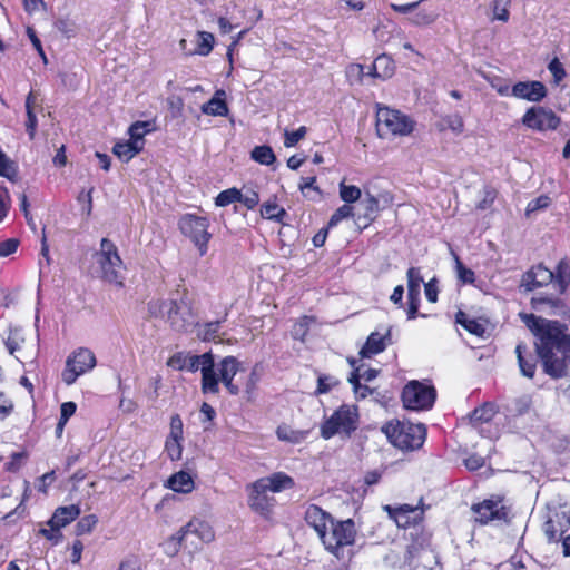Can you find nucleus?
<instances>
[{
	"label": "nucleus",
	"instance_id": "nucleus-1",
	"mask_svg": "<svg viewBox=\"0 0 570 570\" xmlns=\"http://www.w3.org/2000/svg\"><path fill=\"white\" fill-rule=\"evenodd\" d=\"M527 326L537 336L535 347L543 371L552 379L567 375L570 365V333L564 324L534 315H524Z\"/></svg>",
	"mask_w": 570,
	"mask_h": 570
},
{
	"label": "nucleus",
	"instance_id": "nucleus-2",
	"mask_svg": "<svg viewBox=\"0 0 570 570\" xmlns=\"http://www.w3.org/2000/svg\"><path fill=\"white\" fill-rule=\"evenodd\" d=\"M389 441L401 450H416L424 443L426 429L423 424L387 422L382 428Z\"/></svg>",
	"mask_w": 570,
	"mask_h": 570
},
{
	"label": "nucleus",
	"instance_id": "nucleus-3",
	"mask_svg": "<svg viewBox=\"0 0 570 570\" xmlns=\"http://www.w3.org/2000/svg\"><path fill=\"white\" fill-rule=\"evenodd\" d=\"M99 265L100 277L111 284L122 285L124 263L118 254L116 245L108 238H102L100 249L94 255Z\"/></svg>",
	"mask_w": 570,
	"mask_h": 570
},
{
	"label": "nucleus",
	"instance_id": "nucleus-4",
	"mask_svg": "<svg viewBox=\"0 0 570 570\" xmlns=\"http://www.w3.org/2000/svg\"><path fill=\"white\" fill-rule=\"evenodd\" d=\"M414 129V121L403 112L379 107L376 111V131L381 138L407 136Z\"/></svg>",
	"mask_w": 570,
	"mask_h": 570
},
{
	"label": "nucleus",
	"instance_id": "nucleus-5",
	"mask_svg": "<svg viewBox=\"0 0 570 570\" xmlns=\"http://www.w3.org/2000/svg\"><path fill=\"white\" fill-rule=\"evenodd\" d=\"M357 423L358 414L356 407L342 405L321 425V435L325 440L336 434L348 438L357 429Z\"/></svg>",
	"mask_w": 570,
	"mask_h": 570
},
{
	"label": "nucleus",
	"instance_id": "nucleus-6",
	"mask_svg": "<svg viewBox=\"0 0 570 570\" xmlns=\"http://www.w3.org/2000/svg\"><path fill=\"white\" fill-rule=\"evenodd\" d=\"M355 535L356 528L352 519L333 520L325 533L322 534L321 541L327 551L340 558V551L346 546H352Z\"/></svg>",
	"mask_w": 570,
	"mask_h": 570
},
{
	"label": "nucleus",
	"instance_id": "nucleus-7",
	"mask_svg": "<svg viewBox=\"0 0 570 570\" xmlns=\"http://www.w3.org/2000/svg\"><path fill=\"white\" fill-rule=\"evenodd\" d=\"M180 232L194 243L199 255L204 256L208 249L212 234L208 232L209 220L194 214H185L178 222Z\"/></svg>",
	"mask_w": 570,
	"mask_h": 570
},
{
	"label": "nucleus",
	"instance_id": "nucleus-8",
	"mask_svg": "<svg viewBox=\"0 0 570 570\" xmlns=\"http://www.w3.org/2000/svg\"><path fill=\"white\" fill-rule=\"evenodd\" d=\"M185 370L189 372L200 370L203 393L217 394L219 392L218 379L217 373L215 372V362L212 353L186 356Z\"/></svg>",
	"mask_w": 570,
	"mask_h": 570
},
{
	"label": "nucleus",
	"instance_id": "nucleus-9",
	"mask_svg": "<svg viewBox=\"0 0 570 570\" xmlns=\"http://www.w3.org/2000/svg\"><path fill=\"white\" fill-rule=\"evenodd\" d=\"M435 390L433 386L424 385L417 381L407 383L402 392V401L406 409L421 411L432 407L435 401Z\"/></svg>",
	"mask_w": 570,
	"mask_h": 570
},
{
	"label": "nucleus",
	"instance_id": "nucleus-10",
	"mask_svg": "<svg viewBox=\"0 0 570 570\" xmlns=\"http://www.w3.org/2000/svg\"><path fill=\"white\" fill-rule=\"evenodd\" d=\"M96 366L95 354L85 347H80L66 361V367L61 373L62 381L71 385L76 380Z\"/></svg>",
	"mask_w": 570,
	"mask_h": 570
},
{
	"label": "nucleus",
	"instance_id": "nucleus-11",
	"mask_svg": "<svg viewBox=\"0 0 570 570\" xmlns=\"http://www.w3.org/2000/svg\"><path fill=\"white\" fill-rule=\"evenodd\" d=\"M191 307L186 296L179 301L168 299L165 321L175 331H185L191 323Z\"/></svg>",
	"mask_w": 570,
	"mask_h": 570
},
{
	"label": "nucleus",
	"instance_id": "nucleus-12",
	"mask_svg": "<svg viewBox=\"0 0 570 570\" xmlns=\"http://www.w3.org/2000/svg\"><path fill=\"white\" fill-rule=\"evenodd\" d=\"M181 537H185L193 550H199L200 543H209L214 540L213 528L205 521L193 519L180 528Z\"/></svg>",
	"mask_w": 570,
	"mask_h": 570
},
{
	"label": "nucleus",
	"instance_id": "nucleus-13",
	"mask_svg": "<svg viewBox=\"0 0 570 570\" xmlns=\"http://www.w3.org/2000/svg\"><path fill=\"white\" fill-rule=\"evenodd\" d=\"M522 122L535 130L556 129L560 118L550 109L543 107H531L523 116Z\"/></svg>",
	"mask_w": 570,
	"mask_h": 570
},
{
	"label": "nucleus",
	"instance_id": "nucleus-14",
	"mask_svg": "<svg viewBox=\"0 0 570 570\" xmlns=\"http://www.w3.org/2000/svg\"><path fill=\"white\" fill-rule=\"evenodd\" d=\"M475 514V521L480 524H487L494 520H505L508 512L501 501L484 500L472 507Z\"/></svg>",
	"mask_w": 570,
	"mask_h": 570
},
{
	"label": "nucleus",
	"instance_id": "nucleus-15",
	"mask_svg": "<svg viewBox=\"0 0 570 570\" xmlns=\"http://www.w3.org/2000/svg\"><path fill=\"white\" fill-rule=\"evenodd\" d=\"M570 532V517L566 512H556L544 523V533L550 541H564Z\"/></svg>",
	"mask_w": 570,
	"mask_h": 570
},
{
	"label": "nucleus",
	"instance_id": "nucleus-16",
	"mask_svg": "<svg viewBox=\"0 0 570 570\" xmlns=\"http://www.w3.org/2000/svg\"><path fill=\"white\" fill-rule=\"evenodd\" d=\"M511 94L517 98L538 102L547 96V88L540 81H520L512 87Z\"/></svg>",
	"mask_w": 570,
	"mask_h": 570
},
{
	"label": "nucleus",
	"instance_id": "nucleus-17",
	"mask_svg": "<svg viewBox=\"0 0 570 570\" xmlns=\"http://www.w3.org/2000/svg\"><path fill=\"white\" fill-rule=\"evenodd\" d=\"M248 505L252 510L266 514L271 511L274 499L267 495V489L258 488V480L247 487Z\"/></svg>",
	"mask_w": 570,
	"mask_h": 570
},
{
	"label": "nucleus",
	"instance_id": "nucleus-18",
	"mask_svg": "<svg viewBox=\"0 0 570 570\" xmlns=\"http://www.w3.org/2000/svg\"><path fill=\"white\" fill-rule=\"evenodd\" d=\"M554 278V273L539 264L528 271L521 279V286L525 288V291L530 292L537 287H541L543 285H548Z\"/></svg>",
	"mask_w": 570,
	"mask_h": 570
},
{
	"label": "nucleus",
	"instance_id": "nucleus-19",
	"mask_svg": "<svg viewBox=\"0 0 570 570\" xmlns=\"http://www.w3.org/2000/svg\"><path fill=\"white\" fill-rule=\"evenodd\" d=\"M305 520L307 524L312 527L321 538L334 519L330 513L320 507L311 504L305 511Z\"/></svg>",
	"mask_w": 570,
	"mask_h": 570
},
{
	"label": "nucleus",
	"instance_id": "nucleus-20",
	"mask_svg": "<svg viewBox=\"0 0 570 570\" xmlns=\"http://www.w3.org/2000/svg\"><path fill=\"white\" fill-rule=\"evenodd\" d=\"M389 344H391V328H387L384 334L372 332L361 348L360 355L364 358L371 357L383 352Z\"/></svg>",
	"mask_w": 570,
	"mask_h": 570
},
{
	"label": "nucleus",
	"instance_id": "nucleus-21",
	"mask_svg": "<svg viewBox=\"0 0 570 570\" xmlns=\"http://www.w3.org/2000/svg\"><path fill=\"white\" fill-rule=\"evenodd\" d=\"M294 485V479L284 472H276L268 476L258 479L259 489H267L274 493L292 489Z\"/></svg>",
	"mask_w": 570,
	"mask_h": 570
},
{
	"label": "nucleus",
	"instance_id": "nucleus-22",
	"mask_svg": "<svg viewBox=\"0 0 570 570\" xmlns=\"http://www.w3.org/2000/svg\"><path fill=\"white\" fill-rule=\"evenodd\" d=\"M196 49L194 50H187V41L186 39H181L179 42V46L181 50L186 51L188 55H200V56H208L210 51L213 50L214 46V36L210 32L206 31H198L196 33Z\"/></svg>",
	"mask_w": 570,
	"mask_h": 570
},
{
	"label": "nucleus",
	"instance_id": "nucleus-23",
	"mask_svg": "<svg viewBox=\"0 0 570 570\" xmlns=\"http://www.w3.org/2000/svg\"><path fill=\"white\" fill-rule=\"evenodd\" d=\"M80 514V508L77 504H71L68 507H59L56 509L53 515L48 521V524H53L56 527H66Z\"/></svg>",
	"mask_w": 570,
	"mask_h": 570
},
{
	"label": "nucleus",
	"instance_id": "nucleus-24",
	"mask_svg": "<svg viewBox=\"0 0 570 570\" xmlns=\"http://www.w3.org/2000/svg\"><path fill=\"white\" fill-rule=\"evenodd\" d=\"M144 145L145 141L134 140L130 138L128 141L117 142L114 146L112 151L122 161H129L142 150Z\"/></svg>",
	"mask_w": 570,
	"mask_h": 570
},
{
	"label": "nucleus",
	"instance_id": "nucleus-25",
	"mask_svg": "<svg viewBox=\"0 0 570 570\" xmlns=\"http://www.w3.org/2000/svg\"><path fill=\"white\" fill-rule=\"evenodd\" d=\"M166 485L175 492L189 493L194 489V480L189 473L179 471L167 480Z\"/></svg>",
	"mask_w": 570,
	"mask_h": 570
},
{
	"label": "nucleus",
	"instance_id": "nucleus-26",
	"mask_svg": "<svg viewBox=\"0 0 570 570\" xmlns=\"http://www.w3.org/2000/svg\"><path fill=\"white\" fill-rule=\"evenodd\" d=\"M240 363L234 356H226L218 363V382L233 381L239 371Z\"/></svg>",
	"mask_w": 570,
	"mask_h": 570
},
{
	"label": "nucleus",
	"instance_id": "nucleus-27",
	"mask_svg": "<svg viewBox=\"0 0 570 570\" xmlns=\"http://www.w3.org/2000/svg\"><path fill=\"white\" fill-rule=\"evenodd\" d=\"M438 18L439 14L432 7H419L409 21L416 27H426L433 24Z\"/></svg>",
	"mask_w": 570,
	"mask_h": 570
},
{
	"label": "nucleus",
	"instance_id": "nucleus-28",
	"mask_svg": "<svg viewBox=\"0 0 570 570\" xmlns=\"http://www.w3.org/2000/svg\"><path fill=\"white\" fill-rule=\"evenodd\" d=\"M393 72H394V62L386 55L379 56L374 60L371 71H370L371 75H373L374 77H379V78H389L393 75Z\"/></svg>",
	"mask_w": 570,
	"mask_h": 570
},
{
	"label": "nucleus",
	"instance_id": "nucleus-29",
	"mask_svg": "<svg viewBox=\"0 0 570 570\" xmlns=\"http://www.w3.org/2000/svg\"><path fill=\"white\" fill-rule=\"evenodd\" d=\"M225 92L219 90L215 94V96L202 106V111L206 115L212 116H225L228 112V107L223 98L219 96H224Z\"/></svg>",
	"mask_w": 570,
	"mask_h": 570
},
{
	"label": "nucleus",
	"instance_id": "nucleus-30",
	"mask_svg": "<svg viewBox=\"0 0 570 570\" xmlns=\"http://www.w3.org/2000/svg\"><path fill=\"white\" fill-rule=\"evenodd\" d=\"M525 345L522 344V343H519L515 347V353H517V357H518V363H519V367H520V371L522 373V375L529 377V379H532L534 376V373H535V361L533 358V356H529V357H525L523 355V352L525 351Z\"/></svg>",
	"mask_w": 570,
	"mask_h": 570
},
{
	"label": "nucleus",
	"instance_id": "nucleus-31",
	"mask_svg": "<svg viewBox=\"0 0 570 570\" xmlns=\"http://www.w3.org/2000/svg\"><path fill=\"white\" fill-rule=\"evenodd\" d=\"M532 305L535 309L546 312L548 308L551 309L552 314H561L564 311V304L559 298L550 297H534L532 298Z\"/></svg>",
	"mask_w": 570,
	"mask_h": 570
},
{
	"label": "nucleus",
	"instance_id": "nucleus-32",
	"mask_svg": "<svg viewBox=\"0 0 570 570\" xmlns=\"http://www.w3.org/2000/svg\"><path fill=\"white\" fill-rule=\"evenodd\" d=\"M407 277V297L420 296L421 293V284L423 283V278L421 276L420 269L415 267H410L406 272Z\"/></svg>",
	"mask_w": 570,
	"mask_h": 570
},
{
	"label": "nucleus",
	"instance_id": "nucleus-33",
	"mask_svg": "<svg viewBox=\"0 0 570 570\" xmlns=\"http://www.w3.org/2000/svg\"><path fill=\"white\" fill-rule=\"evenodd\" d=\"M181 547L188 548L189 544L186 538L181 537V530L179 529L176 534L171 535L164 543V552L169 557H174L179 552Z\"/></svg>",
	"mask_w": 570,
	"mask_h": 570
},
{
	"label": "nucleus",
	"instance_id": "nucleus-34",
	"mask_svg": "<svg viewBox=\"0 0 570 570\" xmlns=\"http://www.w3.org/2000/svg\"><path fill=\"white\" fill-rule=\"evenodd\" d=\"M456 322L461 324L468 332L479 337H482L485 333V327L483 324L479 323L476 320L468 318L466 315L461 311L456 314Z\"/></svg>",
	"mask_w": 570,
	"mask_h": 570
},
{
	"label": "nucleus",
	"instance_id": "nucleus-35",
	"mask_svg": "<svg viewBox=\"0 0 570 570\" xmlns=\"http://www.w3.org/2000/svg\"><path fill=\"white\" fill-rule=\"evenodd\" d=\"M252 158L262 164L269 166L276 160V156L269 146H257L252 150Z\"/></svg>",
	"mask_w": 570,
	"mask_h": 570
},
{
	"label": "nucleus",
	"instance_id": "nucleus-36",
	"mask_svg": "<svg viewBox=\"0 0 570 570\" xmlns=\"http://www.w3.org/2000/svg\"><path fill=\"white\" fill-rule=\"evenodd\" d=\"M494 414V406L492 404H484L480 407H476L471 413L470 419L473 424L487 423L493 419Z\"/></svg>",
	"mask_w": 570,
	"mask_h": 570
},
{
	"label": "nucleus",
	"instance_id": "nucleus-37",
	"mask_svg": "<svg viewBox=\"0 0 570 570\" xmlns=\"http://www.w3.org/2000/svg\"><path fill=\"white\" fill-rule=\"evenodd\" d=\"M154 129L155 124L153 121H136L129 127L128 132L134 140L145 141V135L151 132Z\"/></svg>",
	"mask_w": 570,
	"mask_h": 570
},
{
	"label": "nucleus",
	"instance_id": "nucleus-38",
	"mask_svg": "<svg viewBox=\"0 0 570 570\" xmlns=\"http://www.w3.org/2000/svg\"><path fill=\"white\" fill-rule=\"evenodd\" d=\"M261 215L263 218L282 222L286 212L276 203H265L261 207Z\"/></svg>",
	"mask_w": 570,
	"mask_h": 570
},
{
	"label": "nucleus",
	"instance_id": "nucleus-39",
	"mask_svg": "<svg viewBox=\"0 0 570 570\" xmlns=\"http://www.w3.org/2000/svg\"><path fill=\"white\" fill-rule=\"evenodd\" d=\"M385 509L389 511L390 514L394 512L393 518L395 519L399 527H405L409 523V518L406 517L407 513H416L417 509L413 508L409 504H404L397 509H392L391 507L386 505Z\"/></svg>",
	"mask_w": 570,
	"mask_h": 570
},
{
	"label": "nucleus",
	"instance_id": "nucleus-40",
	"mask_svg": "<svg viewBox=\"0 0 570 570\" xmlns=\"http://www.w3.org/2000/svg\"><path fill=\"white\" fill-rule=\"evenodd\" d=\"M168 299H151L147 304L148 317L150 318H166Z\"/></svg>",
	"mask_w": 570,
	"mask_h": 570
},
{
	"label": "nucleus",
	"instance_id": "nucleus-41",
	"mask_svg": "<svg viewBox=\"0 0 570 570\" xmlns=\"http://www.w3.org/2000/svg\"><path fill=\"white\" fill-rule=\"evenodd\" d=\"M510 3H511V0H493L492 1L493 20L507 22L510 17V13H509Z\"/></svg>",
	"mask_w": 570,
	"mask_h": 570
},
{
	"label": "nucleus",
	"instance_id": "nucleus-42",
	"mask_svg": "<svg viewBox=\"0 0 570 570\" xmlns=\"http://www.w3.org/2000/svg\"><path fill=\"white\" fill-rule=\"evenodd\" d=\"M532 401L528 395L515 399L509 406V412L513 415H523L531 409Z\"/></svg>",
	"mask_w": 570,
	"mask_h": 570
},
{
	"label": "nucleus",
	"instance_id": "nucleus-43",
	"mask_svg": "<svg viewBox=\"0 0 570 570\" xmlns=\"http://www.w3.org/2000/svg\"><path fill=\"white\" fill-rule=\"evenodd\" d=\"M240 198V190L236 188H229L226 190H223L218 194V196L215 199L216 206L224 207L227 206L234 202H238Z\"/></svg>",
	"mask_w": 570,
	"mask_h": 570
},
{
	"label": "nucleus",
	"instance_id": "nucleus-44",
	"mask_svg": "<svg viewBox=\"0 0 570 570\" xmlns=\"http://www.w3.org/2000/svg\"><path fill=\"white\" fill-rule=\"evenodd\" d=\"M362 193L361 189L353 185L340 184V196L346 203H354L360 199Z\"/></svg>",
	"mask_w": 570,
	"mask_h": 570
},
{
	"label": "nucleus",
	"instance_id": "nucleus-45",
	"mask_svg": "<svg viewBox=\"0 0 570 570\" xmlns=\"http://www.w3.org/2000/svg\"><path fill=\"white\" fill-rule=\"evenodd\" d=\"M276 434L279 440L288 441L291 443H299L305 436L304 432L293 431L287 426H279L276 431Z\"/></svg>",
	"mask_w": 570,
	"mask_h": 570
},
{
	"label": "nucleus",
	"instance_id": "nucleus-46",
	"mask_svg": "<svg viewBox=\"0 0 570 570\" xmlns=\"http://www.w3.org/2000/svg\"><path fill=\"white\" fill-rule=\"evenodd\" d=\"M98 519L95 514H89L81 518L76 524V534L82 535L92 531L97 524Z\"/></svg>",
	"mask_w": 570,
	"mask_h": 570
},
{
	"label": "nucleus",
	"instance_id": "nucleus-47",
	"mask_svg": "<svg viewBox=\"0 0 570 570\" xmlns=\"http://www.w3.org/2000/svg\"><path fill=\"white\" fill-rule=\"evenodd\" d=\"M306 132L307 128L305 126H301L297 130L294 131L285 130L284 146L287 148L294 147L306 136Z\"/></svg>",
	"mask_w": 570,
	"mask_h": 570
},
{
	"label": "nucleus",
	"instance_id": "nucleus-48",
	"mask_svg": "<svg viewBox=\"0 0 570 570\" xmlns=\"http://www.w3.org/2000/svg\"><path fill=\"white\" fill-rule=\"evenodd\" d=\"M181 439L167 438L165 449L171 460H179L181 458L183 448L180 444Z\"/></svg>",
	"mask_w": 570,
	"mask_h": 570
},
{
	"label": "nucleus",
	"instance_id": "nucleus-49",
	"mask_svg": "<svg viewBox=\"0 0 570 570\" xmlns=\"http://www.w3.org/2000/svg\"><path fill=\"white\" fill-rule=\"evenodd\" d=\"M377 375V371L374 368H366L362 370L361 367H357L348 377L350 383H357L361 379H363L366 382H370L374 380Z\"/></svg>",
	"mask_w": 570,
	"mask_h": 570
},
{
	"label": "nucleus",
	"instance_id": "nucleus-50",
	"mask_svg": "<svg viewBox=\"0 0 570 570\" xmlns=\"http://www.w3.org/2000/svg\"><path fill=\"white\" fill-rule=\"evenodd\" d=\"M351 216H353V207L348 204H344L343 206H341L340 208H337L334 212V214L332 215V217L328 222V226L330 227L335 226L341 220L348 218Z\"/></svg>",
	"mask_w": 570,
	"mask_h": 570
},
{
	"label": "nucleus",
	"instance_id": "nucleus-51",
	"mask_svg": "<svg viewBox=\"0 0 570 570\" xmlns=\"http://www.w3.org/2000/svg\"><path fill=\"white\" fill-rule=\"evenodd\" d=\"M220 321H214L208 322L204 325V328L199 331L198 335L202 336L204 341H210L216 338L219 328H220Z\"/></svg>",
	"mask_w": 570,
	"mask_h": 570
},
{
	"label": "nucleus",
	"instance_id": "nucleus-52",
	"mask_svg": "<svg viewBox=\"0 0 570 570\" xmlns=\"http://www.w3.org/2000/svg\"><path fill=\"white\" fill-rule=\"evenodd\" d=\"M444 125L455 134L463 132L464 122L460 115L453 114L443 118Z\"/></svg>",
	"mask_w": 570,
	"mask_h": 570
},
{
	"label": "nucleus",
	"instance_id": "nucleus-53",
	"mask_svg": "<svg viewBox=\"0 0 570 570\" xmlns=\"http://www.w3.org/2000/svg\"><path fill=\"white\" fill-rule=\"evenodd\" d=\"M361 206L364 208V217L371 219L379 208V200L373 195L366 194Z\"/></svg>",
	"mask_w": 570,
	"mask_h": 570
},
{
	"label": "nucleus",
	"instance_id": "nucleus-54",
	"mask_svg": "<svg viewBox=\"0 0 570 570\" xmlns=\"http://www.w3.org/2000/svg\"><path fill=\"white\" fill-rule=\"evenodd\" d=\"M239 203H243L248 209H253L259 203V195L254 189H246L240 191Z\"/></svg>",
	"mask_w": 570,
	"mask_h": 570
},
{
	"label": "nucleus",
	"instance_id": "nucleus-55",
	"mask_svg": "<svg viewBox=\"0 0 570 570\" xmlns=\"http://www.w3.org/2000/svg\"><path fill=\"white\" fill-rule=\"evenodd\" d=\"M550 205V198L546 195H541L535 199H532L525 209V215L530 216L532 213L547 208Z\"/></svg>",
	"mask_w": 570,
	"mask_h": 570
},
{
	"label": "nucleus",
	"instance_id": "nucleus-56",
	"mask_svg": "<svg viewBox=\"0 0 570 570\" xmlns=\"http://www.w3.org/2000/svg\"><path fill=\"white\" fill-rule=\"evenodd\" d=\"M548 69L552 73L556 85H558L566 77V70L558 58H553L550 61Z\"/></svg>",
	"mask_w": 570,
	"mask_h": 570
},
{
	"label": "nucleus",
	"instance_id": "nucleus-57",
	"mask_svg": "<svg viewBox=\"0 0 570 570\" xmlns=\"http://www.w3.org/2000/svg\"><path fill=\"white\" fill-rule=\"evenodd\" d=\"M317 390L316 392L318 394L327 393L332 390L333 386H336L338 384V381L328 375H321L317 380Z\"/></svg>",
	"mask_w": 570,
	"mask_h": 570
},
{
	"label": "nucleus",
	"instance_id": "nucleus-58",
	"mask_svg": "<svg viewBox=\"0 0 570 570\" xmlns=\"http://www.w3.org/2000/svg\"><path fill=\"white\" fill-rule=\"evenodd\" d=\"M19 244L20 242L17 238L0 240V257H7L13 254L18 249Z\"/></svg>",
	"mask_w": 570,
	"mask_h": 570
},
{
	"label": "nucleus",
	"instance_id": "nucleus-59",
	"mask_svg": "<svg viewBox=\"0 0 570 570\" xmlns=\"http://www.w3.org/2000/svg\"><path fill=\"white\" fill-rule=\"evenodd\" d=\"M455 262H456V271H458V277L463 282V283H473L474 282V273L473 271L466 268L462 263L461 261L459 259L458 256H455Z\"/></svg>",
	"mask_w": 570,
	"mask_h": 570
},
{
	"label": "nucleus",
	"instance_id": "nucleus-60",
	"mask_svg": "<svg viewBox=\"0 0 570 570\" xmlns=\"http://www.w3.org/2000/svg\"><path fill=\"white\" fill-rule=\"evenodd\" d=\"M168 438L183 439V421L178 414L170 419V433Z\"/></svg>",
	"mask_w": 570,
	"mask_h": 570
},
{
	"label": "nucleus",
	"instance_id": "nucleus-61",
	"mask_svg": "<svg viewBox=\"0 0 570 570\" xmlns=\"http://www.w3.org/2000/svg\"><path fill=\"white\" fill-rule=\"evenodd\" d=\"M424 2H425V0H419V1H415V2L406 3V4L391 3V8L395 12H399V13H402V14H407V13H411L414 10H416L419 8V6L424 3Z\"/></svg>",
	"mask_w": 570,
	"mask_h": 570
},
{
	"label": "nucleus",
	"instance_id": "nucleus-62",
	"mask_svg": "<svg viewBox=\"0 0 570 570\" xmlns=\"http://www.w3.org/2000/svg\"><path fill=\"white\" fill-rule=\"evenodd\" d=\"M50 529H41L39 533L55 543L59 542L62 534L60 532L61 527H56L53 524H48Z\"/></svg>",
	"mask_w": 570,
	"mask_h": 570
},
{
	"label": "nucleus",
	"instance_id": "nucleus-63",
	"mask_svg": "<svg viewBox=\"0 0 570 570\" xmlns=\"http://www.w3.org/2000/svg\"><path fill=\"white\" fill-rule=\"evenodd\" d=\"M436 278H432L430 282H428L425 285H424V289H425V296L428 298L429 302L431 303H435L438 301V286H436Z\"/></svg>",
	"mask_w": 570,
	"mask_h": 570
},
{
	"label": "nucleus",
	"instance_id": "nucleus-64",
	"mask_svg": "<svg viewBox=\"0 0 570 570\" xmlns=\"http://www.w3.org/2000/svg\"><path fill=\"white\" fill-rule=\"evenodd\" d=\"M77 410V405L75 402H65L60 407V419L61 421L68 422V420L75 414Z\"/></svg>",
	"mask_w": 570,
	"mask_h": 570
}]
</instances>
